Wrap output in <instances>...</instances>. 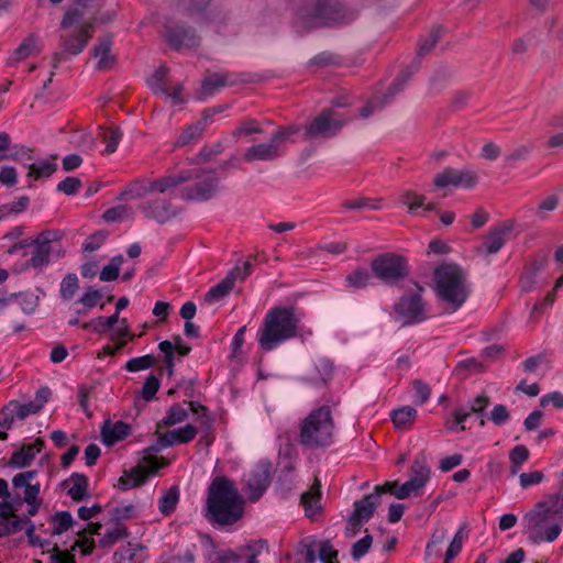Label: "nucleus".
Segmentation results:
<instances>
[{
    "instance_id": "1",
    "label": "nucleus",
    "mask_w": 563,
    "mask_h": 563,
    "mask_svg": "<svg viewBox=\"0 0 563 563\" xmlns=\"http://www.w3.org/2000/svg\"><path fill=\"white\" fill-rule=\"evenodd\" d=\"M245 512V498L235 483L227 476H217L208 487L206 519L217 528L233 526Z\"/></svg>"
},
{
    "instance_id": "2",
    "label": "nucleus",
    "mask_w": 563,
    "mask_h": 563,
    "mask_svg": "<svg viewBox=\"0 0 563 563\" xmlns=\"http://www.w3.org/2000/svg\"><path fill=\"white\" fill-rule=\"evenodd\" d=\"M76 8L69 10L62 20V27L67 29L80 21L88 19L87 22L78 30V32L70 34L64 38V53H55L53 55V67L57 68L63 59L65 53L78 55L84 51L88 41L92 37L95 29L92 21L95 14L102 7V0H76Z\"/></svg>"
},
{
    "instance_id": "3",
    "label": "nucleus",
    "mask_w": 563,
    "mask_h": 563,
    "mask_svg": "<svg viewBox=\"0 0 563 563\" xmlns=\"http://www.w3.org/2000/svg\"><path fill=\"white\" fill-rule=\"evenodd\" d=\"M300 317L294 307H274L269 309L257 331L260 347L265 352L277 349L284 342L298 335Z\"/></svg>"
},
{
    "instance_id": "4",
    "label": "nucleus",
    "mask_w": 563,
    "mask_h": 563,
    "mask_svg": "<svg viewBox=\"0 0 563 563\" xmlns=\"http://www.w3.org/2000/svg\"><path fill=\"white\" fill-rule=\"evenodd\" d=\"M435 291L451 311L461 308L471 294L466 272L456 264L445 263L434 271Z\"/></svg>"
},
{
    "instance_id": "5",
    "label": "nucleus",
    "mask_w": 563,
    "mask_h": 563,
    "mask_svg": "<svg viewBox=\"0 0 563 563\" xmlns=\"http://www.w3.org/2000/svg\"><path fill=\"white\" fill-rule=\"evenodd\" d=\"M335 422L329 406L313 409L300 423L299 443L310 450L324 449L334 442Z\"/></svg>"
},
{
    "instance_id": "6",
    "label": "nucleus",
    "mask_w": 563,
    "mask_h": 563,
    "mask_svg": "<svg viewBox=\"0 0 563 563\" xmlns=\"http://www.w3.org/2000/svg\"><path fill=\"white\" fill-rule=\"evenodd\" d=\"M350 19L347 11L338 0H306L298 11L297 24L309 30L343 24Z\"/></svg>"
},
{
    "instance_id": "7",
    "label": "nucleus",
    "mask_w": 563,
    "mask_h": 563,
    "mask_svg": "<svg viewBox=\"0 0 563 563\" xmlns=\"http://www.w3.org/2000/svg\"><path fill=\"white\" fill-rule=\"evenodd\" d=\"M300 128L297 125L279 126L268 142L253 144L247 147L243 154V159L247 163L255 161L272 162L284 155L286 142L297 134Z\"/></svg>"
},
{
    "instance_id": "8",
    "label": "nucleus",
    "mask_w": 563,
    "mask_h": 563,
    "mask_svg": "<svg viewBox=\"0 0 563 563\" xmlns=\"http://www.w3.org/2000/svg\"><path fill=\"white\" fill-rule=\"evenodd\" d=\"M522 522L529 538L536 543L553 542L560 536L563 526L554 517L537 508L526 514Z\"/></svg>"
},
{
    "instance_id": "9",
    "label": "nucleus",
    "mask_w": 563,
    "mask_h": 563,
    "mask_svg": "<svg viewBox=\"0 0 563 563\" xmlns=\"http://www.w3.org/2000/svg\"><path fill=\"white\" fill-rule=\"evenodd\" d=\"M371 267L375 277L387 285H397L409 274L407 260L395 253H384L375 257Z\"/></svg>"
},
{
    "instance_id": "10",
    "label": "nucleus",
    "mask_w": 563,
    "mask_h": 563,
    "mask_svg": "<svg viewBox=\"0 0 563 563\" xmlns=\"http://www.w3.org/2000/svg\"><path fill=\"white\" fill-rule=\"evenodd\" d=\"M347 120L330 108L323 109L313 120L303 125V139L312 141L335 136Z\"/></svg>"
},
{
    "instance_id": "11",
    "label": "nucleus",
    "mask_w": 563,
    "mask_h": 563,
    "mask_svg": "<svg viewBox=\"0 0 563 563\" xmlns=\"http://www.w3.org/2000/svg\"><path fill=\"white\" fill-rule=\"evenodd\" d=\"M63 233L59 230H44L35 239H31L33 251L31 257L23 264V269L30 267L42 271L51 262L52 243L59 241Z\"/></svg>"
},
{
    "instance_id": "12",
    "label": "nucleus",
    "mask_w": 563,
    "mask_h": 563,
    "mask_svg": "<svg viewBox=\"0 0 563 563\" xmlns=\"http://www.w3.org/2000/svg\"><path fill=\"white\" fill-rule=\"evenodd\" d=\"M410 478L400 485L398 499H406L411 494L418 495L431 477V468L423 452L416 455L410 470Z\"/></svg>"
},
{
    "instance_id": "13",
    "label": "nucleus",
    "mask_w": 563,
    "mask_h": 563,
    "mask_svg": "<svg viewBox=\"0 0 563 563\" xmlns=\"http://www.w3.org/2000/svg\"><path fill=\"white\" fill-rule=\"evenodd\" d=\"M190 172L195 173L194 178L196 180L194 185L187 186L181 190V198L186 200L206 201L211 199L217 190L219 180L213 175V172H203L202 169L196 168Z\"/></svg>"
},
{
    "instance_id": "14",
    "label": "nucleus",
    "mask_w": 563,
    "mask_h": 563,
    "mask_svg": "<svg viewBox=\"0 0 563 563\" xmlns=\"http://www.w3.org/2000/svg\"><path fill=\"white\" fill-rule=\"evenodd\" d=\"M418 292L404 295L394 306L395 312L405 325L421 322L426 319L424 305L420 292L422 287L415 284Z\"/></svg>"
},
{
    "instance_id": "15",
    "label": "nucleus",
    "mask_w": 563,
    "mask_h": 563,
    "mask_svg": "<svg viewBox=\"0 0 563 563\" xmlns=\"http://www.w3.org/2000/svg\"><path fill=\"white\" fill-rule=\"evenodd\" d=\"M143 461L148 470H145L143 466H137L125 471L118 482L120 489L128 490L144 484L150 474H154L158 468L167 465L163 457L158 459L153 455L145 456Z\"/></svg>"
},
{
    "instance_id": "16",
    "label": "nucleus",
    "mask_w": 563,
    "mask_h": 563,
    "mask_svg": "<svg viewBox=\"0 0 563 563\" xmlns=\"http://www.w3.org/2000/svg\"><path fill=\"white\" fill-rule=\"evenodd\" d=\"M164 29L168 43L175 49L195 47L199 45L200 40L197 36L195 30L178 23L173 18L166 19Z\"/></svg>"
},
{
    "instance_id": "17",
    "label": "nucleus",
    "mask_w": 563,
    "mask_h": 563,
    "mask_svg": "<svg viewBox=\"0 0 563 563\" xmlns=\"http://www.w3.org/2000/svg\"><path fill=\"white\" fill-rule=\"evenodd\" d=\"M245 493L252 503L257 501L269 486L268 464L260 463L244 476Z\"/></svg>"
},
{
    "instance_id": "18",
    "label": "nucleus",
    "mask_w": 563,
    "mask_h": 563,
    "mask_svg": "<svg viewBox=\"0 0 563 563\" xmlns=\"http://www.w3.org/2000/svg\"><path fill=\"white\" fill-rule=\"evenodd\" d=\"M433 183L439 188L454 186L470 189L476 185L477 176L471 170H459L449 167L438 174Z\"/></svg>"
},
{
    "instance_id": "19",
    "label": "nucleus",
    "mask_w": 563,
    "mask_h": 563,
    "mask_svg": "<svg viewBox=\"0 0 563 563\" xmlns=\"http://www.w3.org/2000/svg\"><path fill=\"white\" fill-rule=\"evenodd\" d=\"M36 475L37 471H26L18 473L12 478L13 490L20 501L31 504V501L40 497V484L32 483Z\"/></svg>"
},
{
    "instance_id": "20",
    "label": "nucleus",
    "mask_w": 563,
    "mask_h": 563,
    "mask_svg": "<svg viewBox=\"0 0 563 563\" xmlns=\"http://www.w3.org/2000/svg\"><path fill=\"white\" fill-rule=\"evenodd\" d=\"M380 504L379 494L372 493L355 501L354 510L349 519L350 526L358 529L364 522H367L374 515Z\"/></svg>"
},
{
    "instance_id": "21",
    "label": "nucleus",
    "mask_w": 563,
    "mask_h": 563,
    "mask_svg": "<svg viewBox=\"0 0 563 563\" xmlns=\"http://www.w3.org/2000/svg\"><path fill=\"white\" fill-rule=\"evenodd\" d=\"M410 74L402 71L395 81L389 86L387 89V92L384 95V97H374L371 99L367 104L361 108L360 115L364 119L368 118L373 114V112L377 109L384 108L390 100L394 98V96L399 92L405 84L407 82Z\"/></svg>"
},
{
    "instance_id": "22",
    "label": "nucleus",
    "mask_w": 563,
    "mask_h": 563,
    "mask_svg": "<svg viewBox=\"0 0 563 563\" xmlns=\"http://www.w3.org/2000/svg\"><path fill=\"white\" fill-rule=\"evenodd\" d=\"M253 81L246 74L234 73H213L208 75L202 81V91L206 95H212L219 88L234 86L239 82Z\"/></svg>"
},
{
    "instance_id": "23",
    "label": "nucleus",
    "mask_w": 563,
    "mask_h": 563,
    "mask_svg": "<svg viewBox=\"0 0 563 563\" xmlns=\"http://www.w3.org/2000/svg\"><path fill=\"white\" fill-rule=\"evenodd\" d=\"M141 211L146 218L153 219L161 224L170 221L177 216L176 208L164 198L147 200L146 203L141 207Z\"/></svg>"
},
{
    "instance_id": "24",
    "label": "nucleus",
    "mask_w": 563,
    "mask_h": 563,
    "mask_svg": "<svg viewBox=\"0 0 563 563\" xmlns=\"http://www.w3.org/2000/svg\"><path fill=\"white\" fill-rule=\"evenodd\" d=\"M43 448L44 440L41 438H37L31 444H23L18 451H15L11 455L9 465L18 468L29 466L35 459L36 454L40 453Z\"/></svg>"
},
{
    "instance_id": "25",
    "label": "nucleus",
    "mask_w": 563,
    "mask_h": 563,
    "mask_svg": "<svg viewBox=\"0 0 563 563\" xmlns=\"http://www.w3.org/2000/svg\"><path fill=\"white\" fill-rule=\"evenodd\" d=\"M195 173L194 172H180L177 175H167L161 178H157L155 180H148L151 189V194L154 191L164 194L169 191L173 188H176L183 183L189 181L191 178H194Z\"/></svg>"
},
{
    "instance_id": "26",
    "label": "nucleus",
    "mask_w": 563,
    "mask_h": 563,
    "mask_svg": "<svg viewBox=\"0 0 563 563\" xmlns=\"http://www.w3.org/2000/svg\"><path fill=\"white\" fill-rule=\"evenodd\" d=\"M130 432L131 427L123 421H117L114 423L107 421L101 429V437L106 445H113L126 438Z\"/></svg>"
},
{
    "instance_id": "27",
    "label": "nucleus",
    "mask_w": 563,
    "mask_h": 563,
    "mask_svg": "<svg viewBox=\"0 0 563 563\" xmlns=\"http://www.w3.org/2000/svg\"><path fill=\"white\" fill-rule=\"evenodd\" d=\"M112 37L103 36L99 40L98 45L93 47V56L98 59L97 68L107 70L114 64V57L111 55Z\"/></svg>"
},
{
    "instance_id": "28",
    "label": "nucleus",
    "mask_w": 563,
    "mask_h": 563,
    "mask_svg": "<svg viewBox=\"0 0 563 563\" xmlns=\"http://www.w3.org/2000/svg\"><path fill=\"white\" fill-rule=\"evenodd\" d=\"M38 52L37 37L31 34L14 49L13 54L8 59V65L16 66L20 62L37 54Z\"/></svg>"
},
{
    "instance_id": "29",
    "label": "nucleus",
    "mask_w": 563,
    "mask_h": 563,
    "mask_svg": "<svg viewBox=\"0 0 563 563\" xmlns=\"http://www.w3.org/2000/svg\"><path fill=\"white\" fill-rule=\"evenodd\" d=\"M321 484L318 479L313 483L310 489L302 494L301 504L305 507L306 516L310 519H313L321 509L320 506V493Z\"/></svg>"
},
{
    "instance_id": "30",
    "label": "nucleus",
    "mask_w": 563,
    "mask_h": 563,
    "mask_svg": "<svg viewBox=\"0 0 563 563\" xmlns=\"http://www.w3.org/2000/svg\"><path fill=\"white\" fill-rule=\"evenodd\" d=\"M512 230L511 224L504 223L503 225L490 230L488 235L484 241V246L486 247L487 254L497 253L506 242V235H508Z\"/></svg>"
},
{
    "instance_id": "31",
    "label": "nucleus",
    "mask_w": 563,
    "mask_h": 563,
    "mask_svg": "<svg viewBox=\"0 0 563 563\" xmlns=\"http://www.w3.org/2000/svg\"><path fill=\"white\" fill-rule=\"evenodd\" d=\"M64 485L68 486L67 493L74 501H81L88 496V477L85 474L73 473Z\"/></svg>"
},
{
    "instance_id": "32",
    "label": "nucleus",
    "mask_w": 563,
    "mask_h": 563,
    "mask_svg": "<svg viewBox=\"0 0 563 563\" xmlns=\"http://www.w3.org/2000/svg\"><path fill=\"white\" fill-rule=\"evenodd\" d=\"M240 273L241 269H232L224 279L210 288V290L205 296V300L212 302L227 296L234 286L236 274Z\"/></svg>"
},
{
    "instance_id": "33",
    "label": "nucleus",
    "mask_w": 563,
    "mask_h": 563,
    "mask_svg": "<svg viewBox=\"0 0 563 563\" xmlns=\"http://www.w3.org/2000/svg\"><path fill=\"white\" fill-rule=\"evenodd\" d=\"M534 508L542 509L563 525V494L551 495L547 499L539 501Z\"/></svg>"
},
{
    "instance_id": "34",
    "label": "nucleus",
    "mask_w": 563,
    "mask_h": 563,
    "mask_svg": "<svg viewBox=\"0 0 563 563\" xmlns=\"http://www.w3.org/2000/svg\"><path fill=\"white\" fill-rule=\"evenodd\" d=\"M130 536L129 529L122 522H114L113 527L107 529L99 540V547L110 549L117 542Z\"/></svg>"
},
{
    "instance_id": "35",
    "label": "nucleus",
    "mask_w": 563,
    "mask_h": 563,
    "mask_svg": "<svg viewBox=\"0 0 563 563\" xmlns=\"http://www.w3.org/2000/svg\"><path fill=\"white\" fill-rule=\"evenodd\" d=\"M391 420L397 429L407 430L417 418V410L411 406H404L390 413Z\"/></svg>"
},
{
    "instance_id": "36",
    "label": "nucleus",
    "mask_w": 563,
    "mask_h": 563,
    "mask_svg": "<svg viewBox=\"0 0 563 563\" xmlns=\"http://www.w3.org/2000/svg\"><path fill=\"white\" fill-rule=\"evenodd\" d=\"M57 156H53L52 161H40L29 165L27 177L38 180L41 178L49 177L57 169L55 159Z\"/></svg>"
},
{
    "instance_id": "37",
    "label": "nucleus",
    "mask_w": 563,
    "mask_h": 563,
    "mask_svg": "<svg viewBox=\"0 0 563 563\" xmlns=\"http://www.w3.org/2000/svg\"><path fill=\"white\" fill-rule=\"evenodd\" d=\"M150 183L147 180H133L131 181L125 189L120 194V199H139L143 198L151 194V189L148 188Z\"/></svg>"
},
{
    "instance_id": "38",
    "label": "nucleus",
    "mask_w": 563,
    "mask_h": 563,
    "mask_svg": "<svg viewBox=\"0 0 563 563\" xmlns=\"http://www.w3.org/2000/svg\"><path fill=\"white\" fill-rule=\"evenodd\" d=\"M179 500V489L177 486L170 487L158 500V509L165 515L169 516L176 509Z\"/></svg>"
},
{
    "instance_id": "39",
    "label": "nucleus",
    "mask_w": 563,
    "mask_h": 563,
    "mask_svg": "<svg viewBox=\"0 0 563 563\" xmlns=\"http://www.w3.org/2000/svg\"><path fill=\"white\" fill-rule=\"evenodd\" d=\"M188 417V411L179 404L173 405L163 420L157 424L158 429L169 427L185 421Z\"/></svg>"
},
{
    "instance_id": "40",
    "label": "nucleus",
    "mask_w": 563,
    "mask_h": 563,
    "mask_svg": "<svg viewBox=\"0 0 563 563\" xmlns=\"http://www.w3.org/2000/svg\"><path fill=\"white\" fill-rule=\"evenodd\" d=\"M316 369L319 376H310L306 380L313 385L325 384L332 376L333 365L329 360L321 358L316 363Z\"/></svg>"
},
{
    "instance_id": "41",
    "label": "nucleus",
    "mask_w": 563,
    "mask_h": 563,
    "mask_svg": "<svg viewBox=\"0 0 563 563\" xmlns=\"http://www.w3.org/2000/svg\"><path fill=\"white\" fill-rule=\"evenodd\" d=\"M52 534L58 536L67 531L70 527L74 526L75 520L73 516L68 511H57L52 516Z\"/></svg>"
},
{
    "instance_id": "42",
    "label": "nucleus",
    "mask_w": 563,
    "mask_h": 563,
    "mask_svg": "<svg viewBox=\"0 0 563 563\" xmlns=\"http://www.w3.org/2000/svg\"><path fill=\"white\" fill-rule=\"evenodd\" d=\"M102 292L95 287L90 286L87 288L86 292L80 297V299L77 301L78 303H81L85 309H79L77 311L78 314H85L88 310L95 308L99 301L102 299Z\"/></svg>"
},
{
    "instance_id": "43",
    "label": "nucleus",
    "mask_w": 563,
    "mask_h": 563,
    "mask_svg": "<svg viewBox=\"0 0 563 563\" xmlns=\"http://www.w3.org/2000/svg\"><path fill=\"white\" fill-rule=\"evenodd\" d=\"M156 362H157V358L154 355L147 354V355L133 357V358L129 360L126 362V364L124 365V368L128 372L135 373V372L145 371V369L153 367L156 364Z\"/></svg>"
},
{
    "instance_id": "44",
    "label": "nucleus",
    "mask_w": 563,
    "mask_h": 563,
    "mask_svg": "<svg viewBox=\"0 0 563 563\" xmlns=\"http://www.w3.org/2000/svg\"><path fill=\"white\" fill-rule=\"evenodd\" d=\"M372 274L366 268H357L346 276L350 287L364 288L372 282Z\"/></svg>"
},
{
    "instance_id": "45",
    "label": "nucleus",
    "mask_w": 563,
    "mask_h": 563,
    "mask_svg": "<svg viewBox=\"0 0 563 563\" xmlns=\"http://www.w3.org/2000/svg\"><path fill=\"white\" fill-rule=\"evenodd\" d=\"M529 459V450L525 445H516L509 452L511 474H517L521 465Z\"/></svg>"
},
{
    "instance_id": "46",
    "label": "nucleus",
    "mask_w": 563,
    "mask_h": 563,
    "mask_svg": "<svg viewBox=\"0 0 563 563\" xmlns=\"http://www.w3.org/2000/svg\"><path fill=\"white\" fill-rule=\"evenodd\" d=\"M205 126L206 124L203 122H197L195 124L187 126L184 130V132L179 135L176 144L179 146H184L192 141L198 140L201 136Z\"/></svg>"
},
{
    "instance_id": "47",
    "label": "nucleus",
    "mask_w": 563,
    "mask_h": 563,
    "mask_svg": "<svg viewBox=\"0 0 563 563\" xmlns=\"http://www.w3.org/2000/svg\"><path fill=\"white\" fill-rule=\"evenodd\" d=\"M453 419L445 421V428L451 431H464L466 427L464 422L470 417V411L464 407H459L452 412Z\"/></svg>"
},
{
    "instance_id": "48",
    "label": "nucleus",
    "mask_w": 563,
    "mask_h": 563,
    "mask_svg": "<svg viewBox=\"0 0 563 563\" xmlns=\"http://www.w3.org/2000/svg\"><path fill=\"white\" fill-rule=\"evenodd\" d=\"M79 288V280L76 274L66 275L60 283V297L70 300Z\"/></svg>"
},
{
    "instance_id": "49",
    "label": "nucleus",
    "mask_w": 563,
    "mask_h": 563,
    "mask_svg": "<svg viewBox=\"0 0 563 563\" xmlns=\"http://www.w3.org/2000/svg\"><path fill=\"white\" fill-rule=\"evenodd\" d=\"M336 64H339V57L336 55L330 52H321L309 60L308 67L317 70Z\"/></svg>"
},
{
    "instance_id": "50",
    "label": "nucleus",
    "mask_w": 563,
    "mask_h": 563,
    "mask_svg": "<svg viewBox=\"0 0 563 563\" xmlns=\"http://www.w3.org/2000/svg\"><path fill=\"white\" fill-rule=\"evenodd\" d=\"M261 134L263 133V128L258 123L257 120L253 118H249L242 121L232 132L233 137H240L242 135H251V134Z\"/></svg>"
},
{
    "instance_id": "51",
    "label": "nucleus",
    "mask_w": 563,
    "mask_h": 563,
    "mask_svg": "<svg viewBox=\"0 0 563 563\" xmlns=\"http://www.w3.org/2000/svg\"><path fill=\"white\" fill-rule=\"evenodd\" d=\"M29 518L12 516L5 521H0V537L9 536L22 530L26 526Z\"/></svg>"
},
{
    "instance_id": "52",
    "label": "nucleus",
    "mask_w": 563,
    "mask_h": 563,
    "mask_svg": "<svg viewBox=\"0 0 563 563\" xmlns=\"http://www.w3.org/2000/svg\"><path fill=\"white\" fill-rule=\"evenodd\" d=\"M168 69L159 67L155 70L153 76L148 79L147 84L155 93H167L166 77Z\"/></svg>"
},
{
    "instance_id": "53",
    "label": "nucleus",
    "mask_w": 563,
    "mask_h": 563,
    "mask_svg": "<svg viewBox=\"0 0 563 563\" xmlns=\"http://www.w3.org/2000/svg\"><path fill=\"white\" fill-rule=\"evenodd\" d=\"M124 262V258L122 255L114 256L108 265H106L101 273H100V279L102 282H111L118 278L120 273V267L122 263Z\"/></svg>"
},
{
    "instance_id": "54",
    "label": "nucleus",
    "mask_w": 563,
    "mask_h": 563,
    "mask_svg": "<svg viewBox=\"0 0 563 563\" xmlns=\"http://www.w3.org/2000/svg\"><path fill=\"white\" fill-rule=\"evenodd\" d=\"M11 297H14L18 300L23 312L27 314L33 313L38 307V297L33 292H20L18 295H11Z\"/></svg>"
},
{
    "instance_id": "55",
    "label": "nucleus",
    "mask_w": 563,
    "mask_h": 563,
    "mask_svg": "<svg viewBox=\"0 0 563 563\" xmlns=\"http://www.w3.org/2000/svg\"><path fill=\"white\" fill-rule=\"evenodd\" d=\"M400 201L406 205L410 212L424 206L426 196L419 195L413 190H404L400 194Z\"/></svg>"
},
{
    "instance_id": "56",
    "label": "nucleus",
    "mask_w": 563,
    "mask_h": 563,
    "mask_svg": "<svg viewBox=\"0 0 563 563\" xmlns=\"http://www.w3.org/2000/svg\"><path fill=\"white\" fill-rule=\"evenodd\" d=\"M318 558L323 563H339L336 561L338 551L334 550L330 540L317 541Z\"/></svg>"
},
{
    "instance_id": "57",
    "label": "nucleus",
    "mask_w": 563,
    "mask_h": 563,
    "mask_svg": "<svg viewBox=\"0 0 563 563\" xmlns=\"http://www.w3.org/2000/svg\"><path fill=\"white\" fill-rule=\"evenodd\" d=\"M445 539L446 530L444 528H437L427 543L426 556L430 558L433 554H438L440 552L438 547L441 545Z\"/></svg>"
},
{
    "instance_id": "58",
    "label": "nucleus",
    "mask_w": 563,
    "mask_h": 563,
    "mask_svg": "<svg viewBox=\"0 0 563 563\" xmlns=\"http://www.w3.org/2000/svg\"><path fill=\"white\" fill-rule=\"evenodd\" d=\"M161 386V380L157 376L154 374H151L144 382L142 390H141V397L145 401H152L155 398V395L157 394Z\"/></svg>"
},
{
    "instance_id": "59",
    "label": "nucleus",
    "mask_w": 563,
    "mask_h": 563,
    "mask_svg": "<svg viewBox=\"0 0 563 563\" xmlns=\"http://www.w3.org/2000/svg\"><path fill=\"white\" fill-rule=\"evenodd\" d=\"M223 152V145L218 142L210 146H203L201 151L192 158V163L201 164L212 159Z\"/></svg>"
},
{
    "instance_id": "60",
    "label": "nucleus",
    "mask_w": 563,
    "mask_h": 563,
    "mask_svg": "<svg viewBox=\"0 0 563 563\" xmlns=\"http://www.w3.org/2000/svg\"><path fill=\"white\" fill-rule=\"evenodd\" d=\"M136 516V508L134 505H120L111 510V519L114 522L132 519Z\"/></svg>"
},
{
    "instance_id": "61",
    "label": "nucleus",
    "mask_w": 563,
    "mask_h": 563,
    "mask_svg": "<svg viewBox=\"0 0 563 563\" xmlns=\"http://www.w3.org/2000/svg\"><path fill=\"white\" fill-rule=\"evenodd\" d=\"M173 433L177 444H185L196 438L198 429L192 424H186L185 427L174 429Z\"/></svg>"
},
{
    "instance_id": "62",
    "label": "nucleus",
    "mask_w": 563,
    "mask_h": 563,
    "mask_svg": "<svg viewBox=\"0 0 563 563\" xmlns=\"http://www.w3.org/2000/svg\"><path fill=\"white\" fill-rule=\"evenodd\" d=\"M245 556L244 547L238 551L227 550L217 553V563H242Z\"/></svg>"
},
{
    "instance_id": "63",
    "label": "nucleus",
    "mask_w": 563,
    "mask_h": 563,
    "mask_svg": "<svg viewBox=\"0 0 563 563\" xmlns=\"http://www.w3.org/2000/svg\"><path fill=\"white\" fill-rule=\"evenodd\" d=\"M490 404V398L486 394H479L468 402L467 411H470V416L472 413L483 416L486 408Z\"/></svg>"
},
{
    "instance_id": "64",
    "label": "nucleus",
    "mask_w": 563,
    "mask_h": 563,
    "mask_svg": "<svg viewBox=\"0 0 563 563\" xmlns=\"http://www.w3.org/2000/svg\"><path fill=\"white\" fill-rule=\"evenodd\" d=\"M373 543V537L371 534L364 536L362 539L356 541L351 550V555L354 560L363 558L371 549Z\"/></svg>"
}]
</instances>
